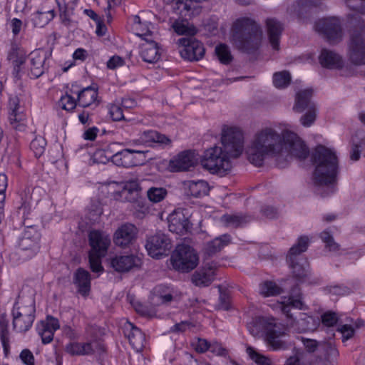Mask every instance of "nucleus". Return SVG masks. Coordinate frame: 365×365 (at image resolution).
Returning a JSON list of instances; mask_svg holds the SVG:
<instances>
[{"label":"nucleus","mask_w":365,"mask_h":365,"mask_svg":"<svg viewBox=\"0 0 365 365\" xmlns=\"http://www.w3.org/2000/svg\"><path fill=\"white\" fill-rule=\"evenodd\" d=\"M246 155L248 161L257 167L262 166L269 158L279 161L287 160L289 155L295 156L303 161L307 170H314L309 184L316 192L319 188V146L317 145L310 153L305 143L295 133H279L272 127L262 128L253 135L246 148Z\"/></svg>","instance_id":"f257e3e1"},{"label":"nucleus","mask_w":365,"mask_h":365,"mask_svg":"<svg viewBox=\"0 0 365 365\" xmlns=\"http://www.w3.org/2000/svg\"><path fill=\"white\" fill-rule=\"evenodd\" d=\"M346 5L355 11L348 14L350 24L356 29L351 35L349 58L356 65L365 64V24L359 14H365V0H346Z\"/></svg>","instance_id":"f03ea898"},{"label":"nucleus","mask_w":365,"mask_h":365,"mask_svg":"<svg viewBox=\"0 0 365 365\" xmlns=\"http://www.w3.org/2000/svg\"><path fill=\"white\" fill-rule=\"evenodd\" d=\"M341 173L336 149L321 143V198L329 197L338 190Z\"/></svg>","instance_id":"7ed1b4c3"},{"label":"nucleus","mask_w":365,"mask_h":365,"mask_svg":"<svg viewBox=\"0 0 365 365\" xmlns=\"http://www.w3.org/2000/svg\"><path fill=\"white\" fill-rule=\"evenodd\" d=\"M262 36L261 26L250 18L238 19L232 26V41L240 50L247 52L256 50L261 43Z\"/></svg>","instance_id":"20e7f679"},{"label":"nucleus","mask_w":365,"mask_h":365,"mask_svg":"<svg viewBox=\"0 0 365 365\" xmlns=\"http://www.w3.org/2000/svg\"><path fill=\"white\" fill-rule=\"evenodd\" d=\"M310 242L311 238L308 236H300L289 249L287 255V261L292 270L293 275L299 281L305 280L310 274L308 262L301 256V254L307 250Z\"/></svg>","instance_id":"39448f33"},{"label":"nucleus","mask_w":365,"mask_h":365,"mask_svg":"<svg viewBox=\"0 0 365 365\" xmlns=\"http://www.w3.org/2000/svg\"><path fill=\"white\" fill-rule=\"evenodd\" d=\"M230 158L222 147L214 146L204 152L201 164L212 173L223 175L231 168Z\"/></svg>","instance_id":"423d86ee"},{"label":"nucleus","mask_w":365,"mask_h":365,"mask_svg":"<svg viewBox=\"0 0 365 365\" xmlns=\"http://www.w3.org/2000/svg\"><path fill=\"white\" fill-rule=\"evenodd\" d=\"M173 267L181 272H189L198 264L199 257L193 248L187 245H178L171 255Z\"/></svg>","instance_id":"0eeeda50"},{"label":"nucleus","mask_w":365,"mask_h":365,"mask_svg":"<svg viewBox=\"0 0 365 365\" xmlns=\"http://www.w3.org/2000/svg\"><path fill=\"white\" fill-rule=\"evenodd\" d=\"M299 310L292 311L290 306H284L282 308V312L287 317V325L299 333L317 330L319 325L318 319L301 312Z\"/></svg>","instance_id":"6e6552de"},{"label":"nucleus","mask_w":365,"mask_h":365,"mask_svg":"<svg viewBox=\"0 0 365 365\" xmlns=\"http://www.w3.org/2000/svg\"><path fill=\"white\" fill-rule=\"evenodd\" d=\"M221 143L225 153L233 158H237L243 150V133L236 127L225 128L222 130Z\"/></svg>","instance_id":"1a4fd4ad"},{"label":"nucleus","mask_w":365,"mask_h":365,"mask_svg":"<svg viewBox=\"0 0 365 365\" xmlns=\"http://www.w3.org/2000/svg\"><path fill=\"white\" fill-rule=\"evenodd\" d=\"M39 233L32 227L25 231L19 242V247L14 255L25 261L34 257L39 251Z\"/></svg>","instance_id":"9d476101"},{"label":"nucleus","mask_w":365,"mask_h":365,"mask_svg":"<svg viewBox=\"0 0 365 365\" xmlns=\"http://www.w3.org/2000/svg\"><path fill=\"white\" fill-rule=\"evenodd\" d=\"M35 305L31 302L28 305H14L12 310L13 328L20 333H25L30 329L35 319Z\"/></svg>","instance_id":"9b49d317"},{"label":"nucleus","mask_w":365,"mask_h":365,"mask_svg":"<svg viewBox=\"0 0 365 365\" xmlns=\"http://www.w3.org/2000/svg\"><path fill=\"white\" fill-rule=\"evenodd\" d=\"M178 43L180 47V56L185 60L199 61L205 55L203 44L193 36L180 38Z\"/></svg>","instance_id":"f8f14e48"},{"label":"nucleus","mask_w":365,"mask_h":365,"mask_svg":"<svg viewBox=\"0 0 365 365\" xmlns=\"http://www.w3.org/2000/svg\"><path fill=\"white\" fill-rule=\"evenodd\" d=\"M171 247V240L161 232L148 237L145 243L148 255L153 258H160L167 255Z\"/></svg>","instance_id":"ddd939ff"},{"label":"nucleus","mask_w":365,"mask_h":365,"mask_svg":"<svg viewBox=\"0 0 365 365\" xmlns=\"http://www.w3.org/2000/svg\"><path fill=\"white\" fill-rule=\"evenodd\" d=\"M276 320L274 318L265 317H255L247 323L249 332L255 338H267L271 331L277 327Z\"/></svg>","instance_id":"4468645a"},{"label":"nucleus","mask_w":365,"mask_h":365,"mask_svg":"<svg viewBox=\"0 0 365 365\" xmlns=\"http://www.w3.org/2000/svg\"><path fill=\"white\" fill-rule=\"evenodd\" d=\"M143 154V151L124 149L115 153H108L103 160V162L111 160L115 165L125 168H130L140 164L139 160L135 158V154Z\"/></svg>","instance_id":"2eb2a0df"},{"label":"nucleus","mask_w":365,"mask_h":365,"mask_svg":"<svg viewBox=\"0 0 365 365\" xmlns=\"http://www.w3.org/2000/svg\"><path fill=\"white\" fill-rule=\"evenodd\" d=\"M89 245L91 247L89 253L98 256H105L110 245L109 235L100 230H91L88 235Z\"/></svg>","instance_id":"dca6fc26"},{"label":"nucleus","mask_w":365,"mask_h":365,"mask_svg":"<svg viewBox=\"0 0 365 365\" xmlns=\"http://www.w3.org/2000/svg\"><path fill=\"white\" fill-rule=\"evenodd\" d=\"M321 33L324 34L329 43L339 42L343 34L339 19L333 17L321 19Z\"/></svg>","instance_id":"f3484780"},{"label":"nucleus","mask_w":365,"mask_h":365,"mask_svg":"<svg viewBox=\"0 0 365 365\" xmlns=\"http://www.w3.org/2000/svg\"><path fill=\"white\" fill-rule=\"evenodd\" d=\"M169 230L178 235L190 232L192 224L181 210H175L168 217Z\"/></svg>","instance_id":"a211bd4d"},{"label":"nucleus","mask_w":365,"mask_h":365,"mask_svg":"<svg viewBox=\"0 0 365 365\" xmlns=\"http://www.w3.org/2000/svg\"><path fill=\"white\" fill-rule=\"evenodd\" d=\"M65 350L73 356H83L104 351V346L98 341L86 343L71 342L66 345Z\"/></svg>","instance_id":"6ab92c4d"},{"label":"nucleus","mask_w":365,"mask_h":365,"mask_svg":"<svg viewBox=\"0 0 365 365\" xmlns=\"http://www.w3.org/2000/svg\"><path fill=\"white\" fill-rule=\"evenodd\" d=\"M138 234L137 227L131 223H125L114 233V243L120 247H126L133 244Z\"/></svg>","instance_id":"aec40b11"},{"label":"nucleus","mask_w":365,"mask_h":365,"mask_svg":"<svg viewBox=\"0 0 365 365\" xmlns=\"http://www.w3.org/2000/svg\"><path fill=\"white\" fill-rule=\"evenodd\" d=\"M319 0H298L287 9L292 16L298 18H306L318 10Z\"/></svg>","instance_id":"412c9836"},{"label":"nucleus","mask_w":365,"mask_h":365,"mask_svg":"<svg viewBox=\"0 0 365 365\" xmlns=\"http://www.w3.org/2000/svg\"><path fill=\"white\" fill-rule=\"evenodd\" d=\"M111 267L118 272H127L141 264V259L135 255H117L111 259Z\"/></svg>","instance_id":"4be33fe9"},{"label":"nucleus","mask_w":365,"mask_h":365,"mask_svg":"<svg viewBox=\"0 0 365 365\" xmlns=\"http://www.w3.org/2000/svg\"><path fill=\"white\" fill-rule=\"evenodd\" d=\"M197 154L195 151L186 150L179 153L170 161V167L173 171L187 170L197 163Z\"/></svg>","instance_id":"5701e85b"},{"label":"nucleus","mask_w":365,"mask_h":365,"mask_svg":"<svg viewBox=\"0 0 365 365\" xmlns=\"http://www.w3.org/2000/svg\"><path fill=\"white\" fill-rule=\"evenodd\" d=\"M60 328L58 320L51 316H48L45 320L37 324L36 330L43 344L50 343L54 332Z\"/></svg>","instance_id":"b1692460"},{"label":"nucleus","mask_w":365,"mask_h":365,"mask_svg":"<svg viewBox=\"0 0 365 365\" xmlns=\"http://www.w3.org/2000/svg\"><path fill=\"white\" fill-rule=\"evenodd\" d=\"M217 269L216 264L213 262L206 263L197 270L192 276V282L198 287H207L214 280Z\"/></svg>","instance_id":"393cba45"},{"label":"nucleus","mask_w":365,"mask_h":365,"mask_svg":"<svg viewBox=\"0 0 365 365\" xmlns=\"http://www.w3.org/2000/svg\"><path fill=\"white\" fill-rule=\"evenodd\" d=\"M29 58V75L34 78H37L46 71L45 63L48 58V53L43 50H36L30 53Z\"/></svg>","instance_id":"a878e982"},{"label":"nucleus","mask_w":365,"mask_h":365,"mask_svg":"<svg viewBox=\"0 0 365 365\" xmlns=\"http://www.w3.org/2000/svg\"><path fill=\"white\" fill-rule=\"evenodd\" d=\"M339 356L334 339L324 337V341L321 342V365H337Z\"/></svg>","instance_id":"bb28decb"},{"label":"nucleus","mask_w":365,"mask_h":365,"mask_svg":"<svg viewBox=\"0 0 365 365\" xmlns=\"http://www.w3.org/2000/svg\"><path fill=\"white\" fill-rule=\"evenodd\" d=\"M124 333L132 347L136 351H141L146 344L145 336L141 330L133 324L127 322L124 326Z\"/></svg>","instance_id":"cd10ccee"},{"label":"nucleus","mask_w":365,"mask_h":365,"mask_svg":"<svg viewBox=\"0 0 365 365\" xmlns=\"http://www.w3.org/2000/svg\"><path fill=\"white\" fill-rule=\"evenodd\" d=\"M140 55L149 63L157 62L161 56L158 43L151 38H145V42L140 45Z\"/></svg>","instance_id":"c85d7f7f"},{"label":"nucleus","mask_w":365,"mask_h":365,"mask_svg":"<svg viewBox=\"0 0 365 365\" xmlns=\"http://www.w3.org/2000/svg\"><path fill=\"white\" fill-rule=\"evenodd\" d=\"M339 319L338 314L333 311H327L321 314V334L324 333V337L334 339L335 327Z\"/></svg>","instance_id":"c756f323"},{"label":"nucleus","mask_w":365,"mask_h":365,"mask_svg":"<svg viewBox=\"0 0 365 365\" xmlns=\"http://www.w3.org/2000/svg\"><path fill=\"white\" fill-rule=\"evenodd\" d=\"M268 38L274 50L279 49V39L283 30V26L274 18H269L265 21Z\"/></svg>","instance_id":"7c9ffc66"},{"label":"nucleus","mask_w":365,"mask_h":365,"mask_svg":"<svg viewBox=\"0 0 365 365\" xmlns=\"http://www.w3.org/2000/svg\"><path fill=\"white\" fill-rule=\"evenodd\" d=\"M312 96L313 90L312 88L298 91L295 96L293 110L296 113H302L305 109L316 108L315 105L312 102Z\"/></svg>","instance_id":"2f4dec72"},{"label":"nucleus","mask_w":365,"mask_h":365,"mask_svg":"<svg viewBox=\"0 0 365 365\" xmlns=\"http://www.w3.org/2000/svg\"><path fill=\"white\" fill-rule=\"evenodd\" d=\"M183 189L187 196L202 197L208 194L210 187L205 180H187L183 182Z\"/></svg>","instance_id":"473e14b6"},{"label":"nucleus","mask_w":365,"mask_h":365,"mask_svg":"<svg viewBox=\"0 0 365 365\" xmlns=\"http://www.w3.org/2000/svg\"><path fill=\"white\" fill-rule=\"evenodd\" d=\"M73 283L78 288V292L83 296L88 294L91 289V277L88 271L78 268L73 277Z\"/></svg>","instance_id":"72a5a7b5"},{"label":"nucleus","mask_w":365,"mask_h":365,"mask_svg":"<svg viewBox=\"0 0 365 365\" xmlns=\"http://www.w3.org/2000/svg\"><path fill=\"white\" fill-rule=\"evenodd\" d=\"M284 334V329L281 324H278L271 333L265 339L267 344L274 351L285 350L287 349V343L281 339V336Z\"/></svg>","instance_id":"f704fd0d"},{"label":"nucleus","mask_w":365,"mask_h":365,"mask_svg":"<svg viewBox=\"0 0 365 365\" xmlns=\"http://www.w3.org/2000/svg\"><path fill=\"white\" fill-rule=\"evenodd\" d=\"M78 105L83 108L96 106L99 103L98 91L91 86L83 88L78 93Z\"/></svg>","instance_id":"c9c22d12"},{"label":"nucleus","mask_w":365,"mask_h":365,"mask_svg":"<svg viewBox=\"0 0 365 365\" xmlns=\"http://www.w3.org/2000/svg\"><path fill=\"white\" fill-rule=\"evenodd\" d=\"M138 140L141 143H156L160 145H169L171 143L166 135L153 130L143 131L140 134Z\"/></svg>","instance_id":"e433bc0d"},{"label":"nucleus","mask_w":365,"mask_h":365,"mask_svg":"<svg viewBox=\"0 0 365 365\" xmlns=\"http://www.w3.org/2000/svg\"><path fill=\"white\" fill-rule=\"evenodd\" d=\"M321 65L329 68H339L343 66V61L337 53L326 50H321Z\"/></svg>","instance_id":"4c0bfd02"},{"label":"nucleus","mask_w":365,"mask_h":365,"mask_svg":"<svg viewBox=\"0 0 365 365\" xmlns=\"http://www.w3.org/2000/svg\"><path fill=\"white\" fill-rule=\"evenodd\" d=\"M230 240V236L227 234L217 237L206 244L204 252L207 255L212 256L228 245Z\"/></svg>","instance_id":"58836bf2"},{"label":"nucleus","mask_w":365,"mask_h":365,"mask_svg":"<svg viewBox=\"0 0 365 365\" xmlns=\"http://www.w3.org/2000/svg\"><path fill=\"white\" fill-rule=\"evenodd\" d=\"M312 356L306 352L296 349L293 355L290 356L286 361L285 365H317V359L312 361Z\"/></svg>","instance_id":"ea45409f"},{"label":"nucleus","mask_w":365,"mask_h":365,"mask_svg":"<svg viewBox=\"0 0 365 365\" xmlns=\"http://www.w3.org/2000/svg\"><path fill=\"white\" fill-rule=\"evenodd\" d=\"M141 188L138 180H131L124 183L122 195L129 202L136 201L140 195Z\"/></svg>","instance_id":"a19ab883"},{"label":"nucleus","mask_w":365,"mask_h":365,"mask_svg":"<svg viewBox=\"0 0 365 365\" xmlns=\"http://www.w3.org/2000/svg\"><path fill=\"white\" fill-rule=\"evenodd\" d=\"M284 306H290L292 311L302 309L303 302L301 300V291L297 285L292 288L289 298L282 302V310Z\"/></svg>","instance_id":"79ce46f5"},{"label":"nucleus","mask_w":365,"mask_h":365,"mask_svg":"<svg viewBox=\"0 0 365 365\" xmlns=\"http://www.w3.org/2000/svg\"><path fill=\"white\" fill-rule=\"evenodd\" d=\"M321 239L324 243V252L328 255H338L341 254L340 245L335 242L334 237L329 232L324 231L321 233Z\"/></svg>","instance_id":"37998d69"},{"label":"nucleus","mask_w":365,"mask_h":365,"mask_svg":"<svg viewBox=\"0 0 365 365\" xmlns=\"http://www.w3.org/2000/svg\"><path fill=\"white\" fill-rule=\"evenodd\" d=\"M174 31L179 35L193 36L197 31L196 27L187 20L175 21L172 26Z\"/></svg>","instance_id":"c03bdc74"},{"label":"nucleus","mask_w":365,"mask_h":365,"mask_svg":"<svg viewBox=\"0 0 365 365\" xmlns=\"http://www.w3.org/2000/svg\"><path fill=\"white\" fill-rule=\"evenodd\" d=\"M133 22V30L135 34L141 37L144 41L145 38H150L152 36V31L150 29L151 24L147 21L142 22L140 16H135Z\"/></svg>","instance_id":"a18cd8bd"},{"label":"nucleus","mask_w":365,"mask_h":365,"mask_svg":"<svg viewBox=\"0 0 365 365\" xmlns=\"http://www.w3.org/2000/svg\"><path fill=\"white\" fill-rule=\"evenodd\" d=\"M250 217L242 215H224L221 217V221L227 227H237L248 222Z\"/></svg>","instance_id":"49530a36"},{"label":"nucleus","mask_w":365,"mask_h":365,"mask_svg":"<svg viewBox=\"0 0 365 365\" xmlns=\"http://www.w3.org/2000/svg\"><path fill=\"white\" fill-rule=\"evenodd\" d=\"M282 292V289L272 281H264L259 285V293L264 297L277 296Z\"/></svg>","instance_id":"de8ad7c7"},{"label":"nucleus","mask_w":365,"mask_h":365,"mask_svg":"<svg viewBox=\"0 0 365 365\" xmlns=\"http://www.w3.org/2000/svg\"><path fill=\"white\" fill-rule=\"evenodd\" d=\"M9 58L12 61L15 70L19 71L20 66L25 62L26 54L16 46H13L9 53Z\"/></svg>","instance_id":"09e8293b"},{"label":"nucleus","mask_w":365,"mask_h":365,"mask_svg":"<svg viewBox=\"0 0 365 365\" xmlns=\"http://www.w3.org/2000/svg\"><path fill=\"white\" fill-rule=\"evenodd\" d=\"M54 18V11L50 10L46 12L38 11L32 18V21L36 27L42 28L47 25Z\"/></svg>","instance_id":"8fccbe9b"},{"label":"nucleus","mask_w":365,"mask_h":365,"mask_svg":"<svg viewBox=\"0 0 365 365\" xmlns=\"http://www.w3.org/2000/svg\"><path fill=\"white\" fill-rule=\"evenodd\" d=\"M215 53L221 63L227 65L232 61L230 48L225 44L217 45L215 47Z\"/></svg>","instance_id":"3c124183"},{"label":"nucleus","mask_w":365,"mask_h":365,"mask_svg":"<svg viewBox=\"0 0 365 365\" xmlns=\"http://www.w3.org/2000/svg\"><path fill=\"white\" fill-rule=\"evenodd\" d=\"M291 82V75L287 71L276 72L273 75V84L277 88H284Z\"/></svg>","instance_id":"603ef678"},{"label":"nucleus","mask_w":365,"mask_h":365,"mask_svg":"<svg viewBox=\"0 0 365 365\" xmlns=\"http://www.w3.org/2000/svg\"><path fill=\"white\" fill-rule=\"evenodd\" d=\"M167 193L165 188L151 187L147 191V196L150 201L157 203L162 201L166 197Z\"/></svg>","instance_id":"864d4df0"},{"label":"nucleus","mask_w":365,"mask_h":365,"mask_svg":"<svg viewBox=\"0 0 365 365\" xmlns=\"http://www.w3.org/2000/svg\"><path fill=\"white\" fill-rule=\"evenodd\" d=\"M134 309L139 314L146 317H153L156 314L155 308L153 306L142 304L138 301L132 302Z\"/></svg>","instance_id":"5fc2aeb1"},{"label":"nucleus","mask_w":365,"mask_h":365,"mask_svg":"<svg viewBox=\"0 0 365 365\" xmlns=\"http://www.w3.org/2000/svg\"><path fill=\"white\" fill-rule=\"evenodd\" d=\"M323 292L327 294L344 296L351 293V289L343 284L330 285L323 288Z\"/></svg>","instance_id":"6e6d98bb"},{"label":"nucleus","mask_w":365,"mask_h":365,"mask_svg":"<svg viewBox=\"0 0 365 365\" xmlns=\"http://www.w3.org/2000/svg\"><path fill=\"white\" fill-rule=\"evenodd\" d=\"M247 353L257 365H271V361L269 358L259 354L252 347H247Z\"/></svg>","instance_id":"4d7b16f0"},{"label":"nucleus","mask_w":365,"mask_h":365,"mask_svg":"<svg viewBox=\"0 0 365 365\" xmlns=\"http://www.w3.org/2000/svg\"><path fill=\"white\" fill-rule=\"evenodd\" d=\"M0 340L6 353L9 350V331L7 322L4 321L0 322Z\"/></svg>","instance_id":"13d9d810"},{"label":"nucleus","mask_w":365,"mask_h":365,"mask_svg":"<svg viewBox=\"0 0 365 365\" xmlns=\"http://www.w3.org/2000/svg\"><path fill=\"white\" fill-rule=\"evenodd\" d=\"M9 107L10 110L11 119L14 120H21L19 112V100L16 96L11 97L9 101Z\"/></svg>","instance_id":"bf43d9fd"},{"label":"nucleus","mask_w":365,"mask_h":365,"mask_svg":"<svg viewBox=\"0 0 365 365\" xmlns=\"http://www.w3.org/2000/svg\"><path fill=\"white\" fill-rule=\"evenodd\" d=\"M365 150V139H361L359 143L353 142L350 150L351 160L357 161L360 158L361 153Z\"/></svg>","instance_id":"052dcab7"},{"label":"nucleus","mask_w":365,"mask_h":365,"mask_svg":"<svg viewBox=\"0 0 365 365\" xmlns=\"http://www.w3.org/2000/svg\"><path fill=\"white\" fill-rule=\"evenodd\" d=\"M46 145V143L44 138L37 137L31 142L30 148L34 151L36 157H39L43 153Z\"/></svg>","instance_id":"680f3d73"},{"label":"nucleus","mask_w":365,"mask_h":365,"mask_svg":"<svg viewBox=\"0 0 365 365\" xmlns=\"http://www.w3.org/2000/svg\"><path fill=\"white\" fill-rule=\"evenodd\" d=\"M155 292L160 300L161 304H168L173 301L174 297L173 292L168 289H163L162 286H158L155 288Z\"/></svg>","instance_id":"e2e57ef3"},{"label":"nucleus","mask_w":365,"mask_h":365,"mask_svg":"<svg viewBox=\"0 0 365 365\" xmlns=\"http://www.w3.org/2000/svg\"><path fill=\"white\" fill-rule=\"evenodd\" d=\"M317 118L316 108L308 109L307 112L300 118V123L304 127L311 126Z\"/></svg>","instance_id":"0e129e2a"},{"label":"nucleus","mask_w":365,"mask_h":365,"mask_svg":"<svg viewBox=\"0 0 365 365\" xmlns=\"http://www.w3.org/2000/svg\"><path fill=\"white\" fill-rule=\"evenodd\" d=\"M60 103L62 108L68 111L73 110L76 106L74 98L67 93L61 98Z\"/></svg>","instance_id":"69168bd1"},{"label":"nucleus","mask_w":365,"mask_h":365,"mask_svg":"<svg viewBox=\"0 0 365 365\" xmlns=\"http://www.w3.org/2000/svg\"><path fill=\"white\" fill-rule=\"evenodd\" d=\"M103 256H98L95 254L89 253V263L91 269L94 272H100L103 270L101 265V258Z\"/></svg>","instance_id":"338daca9"},{"label":"nucleus","mask_w":365,"mask_h":365,"mask_svg":"<svg viewBox=\"0 0 365 365\" xmlns=\"http://www.w3.org/2000/svg\"><path fill=\"white\" fill-rule=\"evenodd\" d=\"M301 341L307 352L311 355L312 353L314 352L319 346V342L315 339H312L306 337H301Z\"/></svg>","instance_id":"774afa93"}]
</instances>
